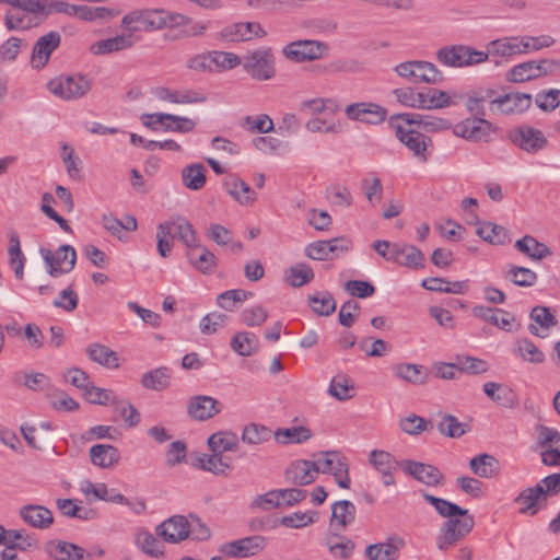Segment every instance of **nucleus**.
<instances>
[{
	"mask_svg": "<svg viewBox=\"0 0 560 560\" xmlns=\"http://www.w3.org/2000/svg\"><path fill=\"white\" fill-rule=\"evenodd\" d=\"M9 4L3 22L8 31L23 32L37 27L47 18L48 11L40 0H0Z\"/></svg>",
	"mask_w": 560,
	"mask_h": 560,
	"instance_id": "f257e3e1",
	"label": "nucleus"
},
{
	"mask_svg": "<svg viewBox=\"0 0 560 560\" xmlns=\"http://www.w3.org/2000/svg\"><path fill=\"white\" fill-rule=\"evenodd\" d=\"M475 518L467 509H460L456 516L448 517L440 527L436 546L446 551L464 539L474 528Z\"/></svg>",
	"mask_w": 560,
	"mask_h": 560,
	"instance_id": "f03ea898",
	"label": "nucleus"
},
{
	"mask_svg": "<svg viewBox=\"0 0 560 560\" xmlns=\"http://www.w3.org/2000/svg\"><path fill=\"white\" fill-rule=\"evenodd\" d=\"M436 59L447 67L464 68L487 61L488 54L466 45H452L440 48Z\"/></svg>",
	"mask_w": 560,
	"mask_h": 560,
	"instance_id": "7ed1b4c3",
	"label": "nucleus"
},
{
	"mask_svg": "<svg viewBox=\"0 0 560 560\" xmlns=\"http://www.w3.org/2000/svg\"><path fill=\"white\" fill-rule=\"evenodd\" d=\"M47 86L52 94L62 100H78L91 91L92 79L81 73L59 75L50 80Z\"/></svg>",
	"mask_w": 560,
	"mask_h": 560,
	"instance_id": "20e7f679",
	"label": "nucleus"
},
{
	"mask_svg": "<svg viewBox=\"0 0 560 560\" xmlns=\"http://www.w3.org/2000/svg\"><path fill=\"white\" fill-rule=\"evenodd\" d=\"M242 66L253 79L267 81L275 77V56L270 47H262L247 52L242 58Z\"/></svg>",
	"mask_w": 560,
	"mask_h": 560,
	"instance_id": "39448f33",
	"label": "nucleus"
},
{
	"mask_svg": "<svg viewBox=\"0 0 560 560\" xmlns=\"http://www.w3.org/2000/svg\"><path fill=\"white\" fill-rule=\"evenodd\" d=\"M508 139L522 151L536 154L549 145V140L542 130L534 126L522 124L508 132Z\"/></svg>",
	"mask_w": 560,
	"mask_h": 560,
	"instance_id": "423d86ee",
	"label": "nucleus"
},
{
	"mask_svg": "<svg viewBox=\"0 0 560 560\" xmlns=\"http://www.w3.org/2000/svg\"><path fill=\"white\" fill-rule=\"evenodd\" d=\"M560 71V61L555 59L529 60L511 68L506 74L510 82H525Z\"/></svg>",
	"mask_w": 560,
	"mask_h": 560,
	"instance_id": "0eeeda50",
	"label": "nucleus"
},
{
	"mask_svg": "<svg viewBox=\"0 0 560 560\" xmlns=\"http://www.w3.org/2000/svg\"><path fill=\"white\" fill-rule=\"evenodd\" d=\"M317 474H331L337 485L342 489H349L350 476L347 458L338 451L323 452L314 459Z\"/></svg>",
	"mask_w": 560,
	"mask_h": 560,
	"instance_id": "6e6552de",
	"label": "nucleus"
},
{
	"mask_svg": "<svg viewBox=\"0 0 560 560\" xmlns=\"http://www.w3.org/2000/svg\"><path fill=\"white\" fill-rule=\"evenodd\" d=\"M396 73L411 83L438 84L443 81V73L428 61H405L395 67Z\"/></svg>",
	"mask_w": 560,
	"mask_h": 560,
	"instance_id": "1a4fd4ad",
	"label": "nucleus"
},
{
	"mask_svg": "<svg viewBox=\"0 0 560 560\" xmlns=\"http://www.w3.org/2000/svg\"><path fill=\"white\" fill-rule=\"evenodd\" d=\"M42 257L47 265V272L51 277H59L73 270L77 261V252L71 245H61L56 253L40 248Z\"/></svg>",
	"mask_w": 560,
	"mask_h": 560,
	"instance_id": "9d476101",
	"label": "nucleus"
},
{
	"mask_svg": "<svg viewBox=\"0 0 560 560\" xmlns=\"http://www.w3.org/2000/svg\"><path fill=\"white\" fill-rule=\"evenodd\" d=\"M395 136L420 162L425 163L429 160L431 138L412 128H406L402 124H395Z\"/></svg>",
	"mask_w": 560,
	"mask_h": 560,
	"instance_id": "9b49d317",
	"label": "nucleus"
},
{
	"mask_svg": "<svg viewBox=\"0 0 560 560\" xmlns=\"http://www.w3.org/2000/svg\"><path fill=\"white\" fill-rule=\"evenodd\" d=\"M160 9H138L124 15L121 27L133 33L160 31Z\"/></svg>",
	"mask_w": 560,
	"mask_h": 560,
	"instance_id": "f8f14e48",
	"label": "nucleus"
},
{
	"mask_svg": "<svg viewBox=\"0 0 560 560\" xmlns=\"http://www.w3.org/2000/svg\"><path fill=\"white\" fill-rule=\"evenodd\" d=\"M352 242L348 236L341 235L328 241H315L306 245L304 254L313 260H326L339 253L348 252Z\"/></svg>",
	"mask_w": 560,
	"mask_h": 560,
	"instance_id": "ddd939ff",
	"label": "nucleus"
},
{
	"mask_svg": "<svg viewBox=\"0 0 560 560\" xmlns=\"http://www.w3.org/2000/svg\"><path fill=\"white\" fill-rule=\"evenodd\" d=\"M327 46L318 40L304 39L291 42L282 48L283 56L294 62H305L323 57Z\"/></svg>",
	"mask_w": 560,
	"mask_h": 560,
	"instance_id": "4468645a",
	"label": "nucleus"
},
{
	"mask_svg": "<svg viewBox=\"0 0 560 560\" xmlns=\"http://www.w3.org/2000/svg\"><path fill=\"white\" fill-rule=\"evenodd\" d=\"M471 313L476 318L506 332L517 330L521 327V324L516 322L515 316L503 308L476 305L471 308Z\"/></svg>",
	"mask_w": 560,
	"mask_h": 560,
	"instance_id": "2eb2a0df",
	"label": "nucleus"
},
{
	"mask_svg": "<svg viewBox=\"0 0 560 560\" xmlns=\"http://www.w3.org/2000/svg\"><path fill=\"white\" fill-rule=\"evenodd\" d=\"M533 97L527 93H508L493 97L490 110L493 114L520 115L532 106Z\"/></svg>",
	"mask_w": 560,
	"mask_h": 560,
	"instance_id": "dca6fc26",
	"label": "nucleus"
},
{
	"mask_svg": "<svg viewBox=\"0 0 560 560\" xmlns=\"http://www.w3.org/2000/svg\"><path fill=\"white\" fill-rule=\"evenodd\" d=\"M495 128L485 117H469L453 127L455 136L469 141L486 140Z\"/></svg>",
	"mask_w": 560,
	"mask_h": 560,
	"instance_id": "f3484780",
	"label": "nucleus"
},
{
	"mask_svg": "<svg viewBox=\"0 0 560 560\" xmlns=\"http://www.w3.org/2000/svg\"><path fill=\"white\" fill-rule=\"evenodd\" d=\"M61 35L58 31H50L38 37L31 55L30 63L33 69H43L49 61L51 54L60 46Z\"/></svg>",
	"mask_w": 560,
	"mask_h": 560,
	"instance_id": "a211bd4d",
	"label": "nucleus"
},
{
	"mask_svg": "<svg viewBox=\"0 0 560 560\" xmlns=\"http://www.w3.org/2000/svg\"><path fill=\"white\" fill-rule=\"evenodd\" d=\"M266 546V538L262 536H248L220 546L219 551L232 558H247L255 556Z\"/></svg>",
	"mask_w": 560,
	"mask_h": 560,
	"instance_id": "6ab92c4d",
	"label": "nucleus"
},
{
	"mask_svg": "<svg viewBox=\"0 0 560 560\" xmlns=\"http://www.w3.org/2000/svg\"><path fill=\"white\" fill-rule=\"evenodd\" d=\"M400 467L407 475L429 487H436L441 485L444 479L440 469L430 464L406 459L400 463Z\"/></svg>",
	"mask_w": 560,
	"mask_h": 560,
	"instance_id": "aec40b11",
	"label": "nucleus"
},
{
	"mask_svg": "<svg viewBox=\"0 0 560 560\" xmlns=\"http://www.w3.org/2000/svg\"><path fill=\"white\" fill-rule=\"evenodd\" d=\"M222 410V402L207 395L194 396L187 404V413L191 419L196 421L209 420L215 415L220 413Z\"/></svg>",
	"mask_w": 560,
	"mask_h": 560,
	"instance_id": "412c9836",
	"label": "nucleus"
},
{
	"mask_svg": "<svg viewBox=\"0 0 560 560\" xmlns=\"http://www.w3.org/2000/svg\"><path fill=\"white\" fill-rule=\"evenodd\" d=\"M347 117L371 125H377L385 120L387 110L374 103H353L346 107Z\"/></svg>",
	"mask_w": 560,
	"mask_h": 560,
	"instance_id": "4be33fe9",
	"label": "nucleus"
},
{
	"mask_svg": "<svg viewBox=\"0 0 560 560\" xmlns=\"http://www.w3.org/2000/svg\"><path fill=\"white\" fill-rule=\"evenodd\" d=\"M266 31L257 22H240L225 26L220 37L228 42H245L254 37H265Z\"/></svg>",
	"mask_w": 560,
	"mask_h": 560,
	"instance_id": "5701e85b",
	"label": "nucleus"
},
{
	"mask_svg": "<svg viewBox=\"0 0 560 560\" xmlns=\"http://www.w3.org/2000/svg\"><path fill=\"white\" fill-rule=\"evenodd\" d=\"M190 523L185 516L175 515L156 527V535L165 541L176 544L186 539L190 534Z\"/></svg>",
	"mask_w": 560,
	"mask_h": 560,
	"instance_id": "b1692460",
	"label": "nucleus"
},
{
	"mask_svg": "<svg viewBox=\"0 0 560 560\" xmlns=\"http://www.w3.org/2000/svg\"><path fill=\"white\" fill-rule=\"evenodd\" d=\"M186 257L190 265L203 275L214 272L218 267V259L215 255L206 246L201 245L199 240L186 249Z\"/></svg>",
	"mask_w": 560,
	"mask_h": 560,
	"instance_id": "393cba45",
	"label": "nucleus"
},
{
	"mask_svg": "<svg viewBox=\"0 0 560 560\" xmlns=\"http://www.w3.org/2000/svg\"><path fill=\"white\" fill-rule=\"evenodd\" d=\"M541 493V488L536 486L522 490L514 499V502L520 505V514L534 516L541 509H545L548 503Z\"/></svg>",
	"mask_w": 560,
	"mask_h": 560,
	"instance_id": "a878e982",
	"label": "nucleus"
},
{
	"mask_svg": "<svg viewBox=\"0 0 560 560\" xmlns=\"http://www.w3.org/2000/svg\"><path fill=\"white\" fill-rule=\"evenodd\" d=\"M19 516L25 524L37 529H47L54 523L52 512L39 504H26L21 506Z\"/></svg>",
	"mask_w": 560,
	"mask_h": 560,
	"instance_id": "bb28decb",
	"label": "nucleus"
},
{
	"mask_svg": "<svg viewBox=\"0 0 560 560\" xmlns=\"http://www.w3.org/2000/svg\"><path fill=\"white\" fill-rule=\"evenodd\" d=\"M161 224H166L171 238L182 242L186 249L199 240L192 224L184 217H172L168 220L161 222Z\"/></svg>",
	"mask_w": 560,
	"mask_h": 560,
	"instance_id": "cd10ccee",
	"label": "nucleus"
},
{
	"mask_svg": "<svg viewBox=\"0 0 560 560\" xmlns=\"http://www.w3.org/2000/svg\"><path fill=\"white\" fill-rule=\"evenodd\" d=\"M369 460L371 465L382 475V481L384 486L389 487L395 485L393 472L397 469V466H400V463H398L390 453L381 450H373L370 453Z\"/></svg>",
	"mask_w": 560,
	"mask_h": 560,
	"instance_id": "c85d7f7f",
	"label": "nucleus"
},
{
	"mask_svg": "<svg viewBox=\"0 0 560 560\" xmlns=\"http://www.w3.org/2000/svg\"><path fill=\"white\" fill-rule=\"evenodd\" d=\"M405 541L398 536L389 537L386 542L373 544L366 547L365 555L369 560H396L399 549Z\"/></svg>",
	"mask_w": 560,
	"mask_h": 560,
	"instance_id": "c756f323",
	"label": "nucleus"
},
{
	"mask_svg": "<svg viewBox=\"0 0 560 560\" xmlns=\"http://www.w3.org/2000/svg\"><path fill=\"white\" fill-rule=\"evenodd\" d=\"M287 479L296 486L312 483L317 477V469L314 460H296L287 469Z\"/></svg>",
	"mask_w": 560,
	"mask_h": 560,
	"instance_id": "7c9ffc66",
	"label": "nucleus"
},
{
	"mask_svg": "<svg viewBox=\"0 0 560 560\" xmlns=\"http://www.w3.org/2000/svg\"><path fill=\"white\" fill-rule=\"evenodd\" d=\"M223 187L232 198L244 206L254 203L257 198L250 186L235 175H228L223 180Z\"/></svg>",
	"mask_w": 560,
	"mask_h": 560,
	"instance_id": "2f4dec72",
	"label": "nucleus"
},
{
	"mask_svg": "<svg viewBox=\"0 0 560 560\" xmlns=\"http://www.w3.org/2000/svg\"><path fill=\"white\" fill-rule=\"evenodd\" d=\"M357 515L355 505L349 500L336 501L331 505L330 526L337 530H345L351 525Z\"/></svg>",
	"mask_w": 560,
	"mask_h": 560,
	"instance_id": "473e14b6",
	"label": "nucleus"
},
{
	"mask_svg": "<svg viewBox=\"0 0 560 560\" xmlns=\"http://www.w3.org/2000/svg\"><path fill=\"white\" fill-rule=\"evenodd\" d=\"M483 393L498 405L511 409L517 404V396L509 386L495 382L483 384Z\"/></svg>",
	"mask_w": 560,
	"mask_h": 560,
	"instance_id": "72a5a7b5",
	"label": "nucleus"
},
{
	"mask_svg": "<svg viewBox=\"0 0 560 560\" xmlns=\"http://www.w3.org/2000/svg\"><path fill=\"white\" fill-rule=\"evenodd\" d=\"M90 458L93 465L101 468H109L120 459L117 447L109 444H95L90 448Z\"/></svg>",
	"mask_w": 560,
	"mask_h": 560,
	"instance_id": "f704fd0d",
	"label": "nucleus"
},
{
	"mask_svg": "<svg viewBox=\"0 0 560 560\" xmlns=\"http://www.w3.org/2000/svg\"><path fill=\"white\" fill-rule=\"evenodd\" d=\"M132 46L133 40L131 34H121L94 43L91 46V51L94 55H107L131 48Z\"/></svg>",
	"mask_w": 560,
	"mask_h": 560,
	"instance_id": "c9c22d12",
	"label": "nucleus"
},
{
	"mask_svg": "<svg viewBox=\"0 0 560 560\" xmlns=\"http://www.w3.org/2000/svg\"><path fill=\"white\" fill-rule=\"evenodd\" d=\"M483 54H488V59L491 58L495 65L500 63L499 58H511L517 55L514 36L491 40L488 43L487 50Z\"/></svg>",
	"mask_w": 560,
	"mask_h": 560,
	"instance_id": "e433bc0d",
	"label": "nucleus"
},
{
	"mask_svg": "<svg viewBox=\"0 0 560 560\" xmlns=\"http://www.w3.org/2000/svg\"><path fill=\"white\" fill-rule=\"evenodd\" d=\"M476 234L491 245H504L510 242L509 231L492 222H478Z\"/></svg>",
	"mask_w": 560,
	"mask_h": 560,
	"instance_id": "4c0bfd02",
	"label": "nucleus"
},
{
	"mask_svg": "<svg viewBox=\"0 0 560 560\" xmlns=\"http://www.w3.org/2000/svg\"><path fill=\"white\" fill-rule=\"evenodd\" d=\"M395 255L397 257L393 261L401 266L411 269H419L424 266L423 253L413 245L395 244Z\"/></svg>",
	"mask_w": 560,
	"mask_h": 560,
	"instance_id": "58836bf2",
	"label": "nucleus"
},
{
	"mask_svg": "<svg viewBox=\"0 0 560 560\" xmlns=\"http://www.w3.org/2000/svg\"><path fill=\"white\" fill-rule=\"evenodd\" d=\"M86 354L93 362L98 363L107 369H117L119 359L117 352L102 343H91L86 347Z\"/></svg>",
	"mask_w": 560,
	"mask_h": 560,
	"instance_id": "ea45409f",
	"label": "nucleus"
},
{
	"mask_svg": "<svg viewBox=\"0 0 560 560\" xmlns=\"http://www.w3.org/2000/svg\"><path fill=\"white\" fill-rule=\"evenodd\" d=\"M513 352L523 361L532 364H541L546 360L545 353L526 337L515 340Z\"/></svg>",
	"mask_w": 560,
	"mask_h": 560,
	"instance_id": "a19ab883",
	"label": "nucleus"
},
{
	"mask_svg": "<svg viewBox=\"0 0 560 560\" xmlns=\"http://www.w3.org/2000/svg\"><path fill=\"white\" fill-rule=\"evenodd\" d=\"M495 91L492 89H479L469 93L466 97L465 106L467 110L475 117H485V104L493 101Z\"/></svg>",
	"mask_w": 560,
	"mask_h": 560,
	"instance_id": "79ce46f5",
	"label": "nucleus"
},
{
	"mask_svg": "<svg viewBox=\"0 0 560 560\" xmlns=\"http://www.w3.org/2000/svg\"><path fill=\"white\" fill-rule=\"evenodd\" d=\"M514 246L520 253L534 260H540L551 255L550 248L532 235H525L517 240Z\"/></svg>",
	"mask_w": 560,
	"mask_h": 560,
	"instance_id": "37998d69",
	"label": "nucleus"
},
{
	"mask_svg": "<svg viewBox=\"0 0 560 560\" xmlns=\"http://www.w3.org/2000/svg\"><path fill=\"white\" fill-rule=\"evenodd\" d=\"M394 373L397 377L413 385H423L428 382V371L421 364L399 363L395 365Z\"/></svg>",
	"mask_w": 560,
	"mask_h": 560,
	"instance_id": "c03bdc74",
	"label": "nucleus"
},
{
	"mask_svg": "<svg viewBox=\"0 0 560 560\" xmlns=\"http://www.w3.org/2000/svg\"><path fill=\"white\" fill-rule=\"evenodd\" d=\"M472 472L481 478H492L499 474V460L489 454H479L469 462Z\"/></svg>",
	"mask_w": 560,
	"mask_h": 560,
	"instance_id": "a18cd8bd",
	"label": "nucleus"
},
{
	"mask_svg": "<svg viewBox=\"0 0 560 560\" xmlns=\"http://www.w3.org/2000/svg\"><path fill=\"white\" fill-rule=\"evenodd\" d=\"M171 377V370L161 366L144 373L141 377V385L147 389L161 392L170 386Z\"/></svg>",
	"mask_w": 560,
	"mask_h": 560,
	"instance_id": "49530a36",
	"label": "nucleus"
},
{
	"mask_svg": "<svg viewBox=\"0 0 560 560\" xmlns=\"http://www.w3.org/2000/svg\"><path fill=\"white\" fill-rule=\"evenodd\" d=\"M231 348L242 357H249L258 351L259 340L254 332H236L231 339Z\"/></svg>",
	"mask_w": 560,
	"mask_h": 560,
	"instance_id": "de8ad7c7",
	"label": "nucleus"
},
{
	"mask_svg": "<svg viewBox=\"0 0 560 560\" xmlns=\"http://www.w3.org/2000/svg\"><path fill=\"white\" fill-rule=\"evenodd\" d=\"M195 466L198 468L213 472L214 475H228L232 466L230 463L223 460V456L219 453L212 452L211 455L202 454L196 458Z\"/></svg>",
	"mask_w": 560,
	"mask_h": 560,
	"instance_id": "09e8293b",
	"label": "nucleus"
},
{
	"mask_svg": "<svg viewBox=\"0 0 560 560\" xmlns=\"http://www.w3.org/2000/svg\"><path fill=\"white\" fill-rule=\"evenodd\" d=\"M312 438V431L303 425L280 428L275 432V439L280 444H301Z\"/></svg>",
	"mask_w": 560,
	"mask_h": 560,
	"instance_id": "8fccbe9b",
	"label": "nucleus"
},
{
	"mask_svg": "<svg viewBox=\"0 0 560 560\" xmlns=\"http://www.w3.org/2000/svg\"><path fill=\"white\" fill-rule=\"evenodd\" d=\"M208 446L211 452L223 454L234 451L238 446V438L231 431H220L211 434L208 439Z\"/></svg>",
	"mask_w": 560,
	"mask_h": 560,
	"instance_id": "3c124183",
	"label": "nucleus"
},
{
	"mask_svg": "<svg viewBox=\"0 0 560 560\" xmlns=\"http://www.w3.org/2000/svg\"><path fill=\"white\" fill-rule=\"evenodd\" d=\"M314 277L315 275L313 269L304 262H299L294 266H291L284 271L285 282L293 288L303 287L304 284L311 282Z\"/></svg>",
	"mask_w": 560,
	"mask_h": 560,
	"instance_id": "603ef678",
	"label": "nucleus"
},
{
	"mask_svg": "<svg viewBox=\"0 0 560 560\" xmlns=\"http://www.w3.org/2000/svg\"><path fill=\"white\" fill-rule=\"evenodd\" d=\"M136 545L142 552L153 558H160L164 555L163 544L147 529L137 533Z\"/></svg>",
	"mask_w": 560,
	"mask_h": 560,
	"instance_id": "864d4df0",
	"label": "nucleus"
},
{
	"mask_svg": "<svg viewBox=\"0 0 560 560\" xmlns=\"http://www.w3.org/2000/svg\"><path fill=\"white\" fill-rule=\"evenodd\" d=\"M253 295V292L243 289L226 290L218 295L217 303L221 308L232 312Z\"/></svg>",
	"mask_w": 560,
	"mask_h": 560,
	"instance_id": "5fc2aeb1",
	"label": "nucleus"
},
{
	"mask_svg": "<svg viewBox=\"0 0 560 560\" xmlns=\"http://www.w3.org/2000/svg\"><path fill=\"white\" fill-rule=\"evenodd\" d=\"M184 185L191 190H200L206 184V168L200 163L190 164L183 168Z\"/></svg>",
	"mask_w": 560,
	"mask_h": 560,
	"instance_id": "6e6d98bb",
	"label": "nucleus"
},
{
	"mask_svg": "<svg viewBox=\"0 0 560 560\" xmlns=\"http://www.w3.org/2000/svg\"><path fill=\"white\" fill-rule=\"evenodd\" d=\"M271 435V430L266 425L249 423L242 431V441L249 445H258L269 441Z\"/></svg>",
	"mask_w": 560,
	"mask_h": 560,
	"instance_id": "4d7b16f0",
	"label": "nucleus"
},
{
	"mask_svg": "<svg viewBox=\"0 0 560 560\" xmlns=\"http://www.w3.org/2000/svg\"><path fill=\"white\" fill-rule=\"evenodd\" d=\"M361 190L372 206L380 202L383 197V185L375 173H369L362 178Z\"/></svg>",
	"mask_w": 560,
	"mask_h": 560,
	"instance_id": "13d9d810",
	"label": "nucleus"
},
{
	"mask_svg": "<svg viewBox=\"0 0 560 560\" xmlns=\"http://www.w3.org/2000/svg\"><path fill=\"white\" fill-rule=\"evenodd\" d=\"M311 308L320 316H328L336 310V301L329 292H319L308 296Z\"/></svg>",
	"mask_w": 560,
	"mask_h": 560,
	"instance_id": "bf43d9fd",
	"label": "nucleus"
},
{
	"mask_svg": "<svg viewBox=\"0 0 560 560\" xmlns=\"http://www.w3.org/2000/svg\"><path fill=\"white\" fill-rule=\"evenodd\" d=\"M441 434L448 438H460L469 430V425L459 422L455 416L444 415L438 424Z\"/></svg>",
	"mask_w": 560,
	"mask_h": 560,
	"instance_id": "052dcab7",
	"label": "nucleus"
},
{
	"mask_svg": "<svg viewBox=\"0 0 560 560\" xmlns=\"http://www.w3.org/2000/svg\"><path fill=\"white\" fill-rule=\"evenodd\" d=\"M241 126L250 132L268 133L275 130L272 119L267 114L256 117L246 116L243 118Z\"/></svg>",
	"mask_w": 560,
	"mask_h": 560,
	"instance_id": "680f3d73",
	"label": "nucleus"
},
{
	"mask_svg": "<svg viewBox=\"0 0 560 560\" xmlns=\"http://www.w3.org/2000/svg\"><path fill=\"white\" fill-rule=\"evenodd\" d=\"M317 518L318 513L315 511L294 512L290 515L283 516L280 520V524L288 528H303L315 523Z\"/></svg>",
	"mask_w": 560,
	"mask_h": 560,
	"instance_id": "e2e57ef3",
	"label": "nucleus"
},
{
	"mask_svg": "<svg viewBox=\"0 0 560 560\" xmlns=\"http://www.w3.org/2000/svg\"><path fill=\"white\" fill-rule=\"evenodd\" d=\"M213 71L231 70L242 65V58L234 52L212 50Z\"/></svg>",
	"mask_w": 560,
	"mask_h": 560,
	"instance_id": "0e129e2a",
	"label": "nucleus"
},
{
	"mask_svg": "<svg viewBox=\"0 0 560 560\" xmlns=\"http://www.w3.org/2000/svg\"><path fill=\"white\" fill-rule=\"evenodd\" d=\"M535 104L542 112H553L560 105V90L549 89L538 92L535 96Z\"/></svg>",
	"mask_w": 560,
	"mask_h": 560,
	"instance_id": "69168bd1",
	"label": "nucleus"
},
{
	"mask_svg": "<svg viewBox=\"0 0 560 560\" xmlns=\"http://www.w3.org/2000/svg\"><path fill=\"white\" fill-rule=\"evenodd\" d=\"M112 406L128 427H136L140 422V413L132 404L117 397Z\"/></svg>",
	"mask_w": 560,
	"mask_h": 560,
	"instance_id": "338daca9",
	"label": "nucleus"
},
{
	"mask_svg": "<svg viewBox=\"0 0 560 560\" xmlns=\"http://www.w3.org/2000/svg\"><path fill=\"white\" fill-rule=\"evenodd\" d=\"M56 560H83L84 549L67 541H60L52 551Z\"/></svg>",
	"mask_w": 560,
	"mask_h": 560,
	"instance_id": "774afa93",
	"label": "nucleus"
}]
</instances>
